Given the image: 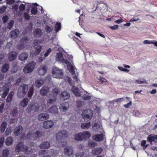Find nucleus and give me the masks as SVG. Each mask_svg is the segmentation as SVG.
Listing matches in <instances>:
<instances>
[{
	"label": "nucleus",
	"mask_w": 157,
	"mask_h": 157,
	"mask_svg": "<svg viewBox=\"0 0 157 157\" xmlns=\"http://www.w3.org/2000/svg\"><path fill=\"white\" fill-rule=\"evenodd\" d=\"M156 140H157V135H155L154 136L149 135L147 138V141L151 142L154 141Z\"/></svg>",
	"instance_id": "obj_34"
},
{
	"label": "nucleus",
	"mask_w": 157,
	"mask_h": 157,
	"mask_svg": "<svg viewBox=\"0 0 157 157\" xmlns=\"http://www.w3.org/2000/svg\"><path fill=\"white\" fill-rule=\"evenodd\" d=\"M56 61L60 63H64L67 66L70 64V62L67 60L63 59L62 54L61 52L57 53L56 56Z\"/></svg>",
	"instance_id": "obj_7"
},
{
	"label": "nucleus",
	"mask_w": 157,
	"mask_h": 157,
	"mask_svg": "<svg viewBox=\"0 0 157 157\" xmlns=\"http://www.w3.org/2000/svg\"><path fill=\"white\" fill-rule=\"evenodd\" d=\"M28 56V55L26 52H23L20 55L19 58L21 60H25L27 59Z\"/></svg>",
	"instance_id": "obj_22"
},
{
	"label": "nucleus",
	"mask_w": 157,
	"mask_h": 157,
	"mask_svg": "<svg viewBox=\"0 0 157 157\" xmlns=\"http://www.w3.org/2000/svg\"><path fill=\"white\" fill-rule=\"evenodd\" d=\"M52 74L54 78H62L63 76L62 70L56 67L53 68Z\"/></svg>",
	"instance_id": "obj_1"
},
{
	"label": "nucleus",
	"mask_w": 157,
	"mask_h": 157,
	"mask_svg": "<svg viewBox=\"0 0 157 157\" xmlns=\"http://www.w3.org/2000/svg\"><path fill=\"white\" fill-rule=\"evenodd\" d=\"M33 86L31 85L29 87V89L28 94V96L29 98H31L33 95Z\"/></svg>",
	"instance_id": "obj_31"
},
{
	"label": "nucleus",
	"mask_w": 157,
	"mask_h": 157,
	"mask_svg": "<svg viewBox=\"0 0 157 157\" xmlns=\"http://www.w3.org/2000/svg\"><path fill=\"white\" fill-rule=\"evenodd\" d=\"M13 138L11 137L10 136L6 138L5 143L7 146H9L13 144Z\"/></svg>",
	"instance_id": "obj_21"
},
{
	"label": "nucleus",
	"mask_w": 157,
	"mask_h": 157,
	"mask_svg": "<svg viewBox=\"0 0 157 157\" xmlns=\"http://www.w3.org/2000/svg\"><path fill=\"white\" fill-rule=\"evenodd\" d=\"M24 17L26 20H29L30 19V16L26 13H24Z\"/></svg>",
	"instance_id": "obj_64"
},
{
	"label": "nucleus",
	"mask_w": 157,
	"mask_h": 157,
	"mask_svg": "<svg viewBox=\"0 0 157 157\" xmlns=\"http://www.w3.org/2000/svg\"><path fill=\"white\" fill-rule=\"evenodd\" d=\"M49 111L52 113H56L57 112V108L56 106H53L49 109Z\"/></svg>",
	"instance_id": "obj_40"
},
{
	"label": "nucleus",
	"mask_w": 157,
	"mask_h": 157,
	"mask_svg": "<svg viewBox=\"0 0 157 157\" xmlns=\"http://www.w3.org/2000/svg\"><path fill=\"white\" fill-rule=\"evenodd\" d=\"M9 68V65L7 64H5L4 65L2 68V71L5 73L6 72Z\"/></svg>",
	"instance_id": "obj_43"
},
{
	"label": "nucleus",
	"mask_w": 157,
	"mask_h": 157,
	"mask_svg": "<svg viewBox=\"0 0 157 157\" xmlns=\"http://www.w3.org/2000/svg\"><path fill=\"white\" fill-rule=\"evenodd\" d=\"M83 139L86 140L89 138L91 136L90 132L88 131L84 132L82 133Z\"/></svg>",
	"instance_id": "obj_24"
},
{
	"label": "nucleus",
	"mask_w": 157,
	"mask_h": 157,
	"mask_svg": "<svg viewBox=\"0 0 157 157\" xmlns=\"http://www.w3.org/2000/svg\"><path fill=\"white\" fill-rule=\"evenodd\" d=\"M10 85V83L8 82L4 84L3 88H0V92L3 91V93L2 94V98H5L7 96Z\"/></svg>",
	"instance_id": "obj_6"
},
{
	"label": "nucleus",
	"mask_w": 157,
	"mask_h": 157,
	"mask_svg": "<svg viewBox=\"0 0 157 157\" xmlns=\"http://www.w3.org/2000/svg\"><path fill=\"white\" fill-rule=\"evenodd\" d=\"M83 104V103L80 101H77V106L78 108L81 107Z\"/></svg>",
	"instance_id": "obj_49"
},
{
	"label": "nucleus",
	"mask_w": 157,
	"mask_h": 157,
	"mask_svg": "<svg viewBox=\"0 0 157 157\" xmlns=\"http://www.w3.org/2000/svg\"><path fill=\"white\" fill-rule=\"evenodd\" d=\"M7 4H11L14 2V0H6Z\"/></svg>",
	"instance_id": "obj_63"
},
{
	"label": "nucleus",
	"mask_w": 157,
	"mask_h": 157,
	"mask_svg": "<svg viewBox=\"0 0 157 157\" xmlns=\"http://www.w3.org/2000/svg\"><path fill=\"white\" fill-rule=\"evenodd\" d=\"M118 69L121 71H124L125 72H128L129 71V70L127 69L123 68V67L118 66Z\"/></svg>",
	"instance_id": "obj_50"
},
{
	"label": "nucleus",
	"mask_w": 157,
	"mask_h": 157,
	"mask_svg": "<svg viewBox=\"0 0 157 157\" xmlns=\"http://www.w3.org/2000/svg\"><path fill=\"white\" fill-rule=\"evenodd\" d=\"M17 57V53L16 52H12L9 54L8 58L10 60H14Z\"/></svg>",
	"instance_id": "obj_25"
},
{
	"label": "nucleus",
	"mask_w": 157,
	"mask_h": 157,
	"mask_svg": "<svg viewBox=\"0 0 157 157\" xmlns=\"http://www.w3.org/2000/svg\"><path fill=\"white\" fill-rule=\"evenodd\" d=\"M69 104L68 103L65 102L64 104H62L60 106V108L61 111H65L67 110L68 108Z\"/></svg>",
	"instance_id": "obj_23"
},
{
	"label": "nucleus",
	"mask_w": 157,
	"mask_h": 157,
	"mask_svg": "<svg viewBox=\"0 0 157 157\" xmlns=\"http://www.w3.org/2000/svg\"><path fill=\"white\" fill-rule=\"evenodd\" d=\"M41 30L40 29H36L34 33V36L36 37H39L41 35Z\"/></svg>",
	"instance_id": "obj_36"
},
{
	"label": "nucleus",
	"mask_w": 157,
	"mask_h": 157,
	"mask_svg": "<svg viewBox=\"0 0 157 157\" xmlns=\"http://www.w3.org/2000/svg\"><path fill=\"white\" fill-rule=\"evenodd\" d=\"M59 90L58 88H54L52 91L53 94L55 95H57L59 92Z\"/></svg>",
	"instance_id": "obj_51"
},
{
	"label": "nucleus",
	"mask_w": 157,
	"mask_h": 157,
	"mask_svg": "<svg viewBox=\"0 0 157 157\" xmlns=\"http://www.w3.org/2000/svg\"><path fill=\"white\" fill-rule=\"evenodd\" d=\"M6 126V122H4L2 123L1 126V130L2 132H3L5 130Z\"/></svg>",
	"instance_id": "obj_44"
},
{
	"label": "nucleus",
	"mask_w": 157,
	"mask_h": 157,
	"mask_svg": "<svg viewBox=\"0 0 157 157\" xmlns=\"http://www.w3.org/2000/svg\"><path fill=\"white\" fill-rule=\"evenodd\" d=\"M14 23V21H11L8 24V28L9 29H10L12 28L13 24Z\"/></svg>",
	"instance_id": "obj_52"
},
{
	"label": "nucleus",
	"mask_w": 157,
	"mask_h": 157,
	"mask_svg": "<svg viewBox=\"0 0 157 157\" xmlns=\"http://www.w3.org/2000/svg\"><path fill=\"white\" fill-rule=\"evenodd\" d=\"M92 113L90 110L84 111L82 113L83 118L85 121H88L92 117Z\"/></svg>",
	"instance_id": "obj_8"
},
{
	"label": "nucleus",
	"mask_w": 157,
	"mask_h": 157,
	"mask_svg": "<svg viewBox=\"0 0 157 157\" xmlns=\"http://www.w3.org/2000/svg\"><path fill=\"white\" fill-rule=\"evenodd\" d=\"M29 100L27 98H24L20 102L21 105L23 107H26L29 102Z\"/></svg>",
	"instance_id": "obj_30"
},
{
	"label": "nucleus",
	"mask_w": 157,
	"mask_h": 157,
	"mask_svg": "<svg viewBox=\"0 0 157 157\" xmlns=\"http://www.w3.org/2000/svg\"><path fill=\"white\" fill-rule=\"evenodd\" d=\"M30 55L31 56L33 57L34 56L38 55V54H36V52L35 51L34 52L33 50H31L30 51Z\"/></svg>",
	"instance_id": "obj_62"
},
{
	"label": "nucleus",
	"mask_w": 157,
	"mask_h": 157,
	"mask_svg": "<svg viewBox=\"0 0 157 157\" xmlns=\"http://www.w3.org/2000/svg\"><path fill=\"white\" fill-rule=\"evenodd\" d=\"M152 40H145L143 41L144 44H151L152 43Z\"/></svg>",
	"instance_id": "obj_57"
},
{
	"label": "nucleus",
	"mask_w": 157,
	"mask_h": 157,
	"mask_svg": "<svg viewBox=\"0 0 157 157\" xmlns=\"http://www.w3.org/2000/svg\"><path fill=\"white\" fill-rule=\"evenodd\" d=\"M64 152L66 155L69 156L72 154V148L69 147H66L64 149Z\"/></svg>",
	"instance_id": "obj_20"
},
{
	"label": "nucleus",
	"mask_w": 157,
	"mask_h": 157,
	"mask_svg": "<svg viewBox=\"0 0 157 157\" xmlns=\"http://www.w3.org/2000/svg\"><path fill=\"white\" fill-rule=\"evenodd\" d=\"M135 83L136 84H141L144 83H146V82L144 81L137 80L136 81Z\"/></svg>",
	"instance_id": "obj_59"
},
{
	"label": "nucleus",
	"mask_w": 157,
	"mask_h": 157,
	"mask_svg": "<svg viewBox=\"0 0 157 157\" xmlns=\"http://www.w3.org/2000/svg\"><path fill=\"white\" fill-rule=\"evenodd\" d=\"M49 88L47 86H43L40 90V94L42 96H44L49 92Z\"/></svg>",
	"instance_id": "obj_17"
},
{
	"label": "nucleus",
	"mask_w": 157,
	"mask_h": 157,
	"mask_svg": "<svg viewBox=\"0 0 157 157\" xmlns=\"http://www.w3.org/2000/svg\"><path fill=\"white\" fill-rule=\"evenodd\" d=\"M70 97L69 93L66 91L63 92L60 95V98L62 100H67Z\"/></svg>",
	"instance_id": "obj_15"
},
{
	"label": "nucleus",
	"mask_w": 157,
	"mask_h": 157,
	"mask_svg": "<svg viewBox=\"0 0 157 157\" xmlns=\"http://www.w3.org/2000/svg\"><path fill=\"white\" fill-rule=\"evenodd\" d=\"M25 8V6L24 4L21 5L19 7V9L21 11H23Z\"/></svg>",
	"instance_id": "obj_61"
},
{
	"label": "nucleus",
	"mask_w": 157,
	"mask_h": 157,
	"mask_svg": "<svg viewBox=\"0 0 157 157\" xmlns=\"http://www.w3.org/2000/svg\"><path fill=\"white\" fill-rule=\"evenodd\" d=\"M67 66L70 72L72 74H74L75 72V67L74 65L70 63V64Z\"/></svg>",
	"instance_id": "obj_27"
},
{
	"label": "nucleus",
	"mask_w": 157,
	"mask_h": 157,
	"mask_svg": "<svg viewBox=\"0 0 157 157\" xmlns=\"http://www.w3.org/2000/svg\"><path fill=\"white\" fill-rule=\"evenodd\" d=\"M91 126V123L90 122L87 123H84L82 124L81 128L83 129H88Z\"/></svg>",
	"instance_id": "obj_26"
},
{
	"label": "nucleus",
	"mask_w": 157,
	"mask_h": 157,
	"mask_svg": "<svg viewBox=\"0 0 157 157\" xmlns=\"http://www.w3.org/2000/svg\"><path fill=\"white\" fill-rule=\"evenodd\" d=\"M129 103L127 104L124 105L123 106L125 108H128L132 105V101L131 99L129 100Z\"/></svg>",
	"instance_id": "obj_46"
},
{
	"label": "nucleus",
	"mask_w": 157,
	"mask_h": 157,
	"mask_svg": "<svg viewBox=\"0 0 157 157\" xmlns=\"http://www.w3.org/2000/svg\"><path fill=\"white\" fill-rule=\"evenodd\" d=\"M14 95V92H10L9 94L6 99L7 102H9L12 99V97L13 95Z\"/></svg>",
	"instance_id": "obj_39"
},
{
	"label": "nucleus",
	"mask_w": 157,
	"mask_h": 157,
	"mask_svg": "<svg viewBox=\"0 0 157 157\" xmlns=\"http://www.w3.org/2000/svg\"><path fill=\"white\" fill-rule=\"evenodd\" d=\"M36 63L34 62H30L24 68L23 71L25 73H29L32 72L34 69Z\"/></svg>",
	"instance_id": "obj_3"
},
{
	"label": "nucleus",
	"mask_w": 157,
	"mask_h": 157,
	"mask_svg": "<svg viewBox=\"0 0 157 157\" xmlns=\"http://www.w3.org/2000/svg\"><path fill=\"white\" fill-rule=\"evenodd\" d=\"M22 127L21 126H19L16 127L14 130V132L15 136H18L21 134L22 132Z\"/></svg>",
	"instance_id": "obj_18"
},
{
	"label": "nucleus",
	"mask_w": 157,
	"mask_h": 157,
	"mask_svg": "<svg viewBox=\"0 0 157 157\" xmlns=\"http://www.w3.org/2000/svg\"><path fill=\"white\" fill-rule=\"evenodd\" d=\"M9 150L7 149L4 150L2 152V157H7L9 154Z\"/></svg>",
	"instance_id": "obj_37"
},
{
	"label": "nucleus",
	"mask_w": 157,
	"mask_h": 157,
	"mask_svg": "<svg viewBox=\"0 0 157 157\" xmlns=\"http://www.w3.org/2000/svg\"><path fill=\"white\" fill-rule=\"evenodd\" d=\"M4 103H2L0 105V113H2L4 110Z\"/></svg>",
	"instance_id": "obj_56"
},
{
	"label": "nucleus",
	"mask_w": 157,
	"mask_h": 157,
	"mask_svg": "<svg viewBox=\"0 0 157 157\" xmlns=\"http://www.w3.org/2000/svg\"><path fill=\"white\" fill-rule=\"evenodd\" d=\"M52 51V49L51 48H49L48 49L46 52L45 53V54H44V56L45 57H46L47 56H48L50 53Z\"/></svg>",
	"instance_id": "obj_53"
},
{
	"label": "nucleus",
	"mask_w": 157,
	"mask_h": 157,
	"mask_svg": "<svg viewBox=\"0 0 157 157\" xmlns=\"http://www.w3.org/2000/svg\"><path fill=\"white\" fill-rule=\"evenodd\" d=\"M102 151V149L101 148H96L92 150V154L94 155H98L101 153Z\"/></svg>",
	"instance_id": "obj_29"
},
{
	"label": "nucleus",
	"mask_w": 157,
	"mask_h": 157,
	"mask_svg": "<svg viewBox=\"0 0 157 157\" xmlns=\"http://www.w3.org/2000/svg\"><path fill=\"white\" fill-rule=\"evenodd\" d=\"M42 41L40 40H36L34 41V44L35 45V47L37 46V45L39 44H41Z\"/></svg>",
	"instance_id": "obj_48"
},
{
	"label": "nucleus",
	"mask_w": 157,
	"mask_h": 157,
	"mask_svg": "<svg viewBox=\"0 0 157 157\" xmlns=\"http://www.w3.org/2000/svg\"><path fill=\"white\" fill-rule=\"evenodd\" d=\"M39 109H41L37 104L31 103L29 105L27 109V111L29 112L32 111H36Z\"/></svg>",
	"instance_id": "obj_9"
},
{
	"label": "nucleus",
	"mask_w": 157,
	"mask_h": 157,
	"mask_svg": "<svg viewBox=\"0 0 157 157\" xmlns=\"http://www.w3.org/2000/svg\"><path fill=\"white\" fill-rule=\"evenodd\" d=\"M44 81L42 79H37L35 83V86L37 87H40L43 84Z\"/></svg>",
	"instance_id": "obj_33"
},
{
	"label": "nucleus",
	"mask_w": 157,
	"mask_h": 157,
	"mask_svg": "<svg viewBox=\"0 0 157 157\" xmlns=\"http://www.w3.org/2000/svg\"><path fill=\"white\" fill-rule=\"evenodd\" d=\"M28 86L26 85H23L20 87L18 89L17 96L19 98L24 97L28 90Z\"/></svg>",
	"instance_id": "obj_2"
},
{
	"label": "nucleus",
	"mask_w": 157,
	"mask_h": 157,
	"mask_svg": "<svg viewBox=\"0 0 157 157\" xmlns=\"http://www.w3.org/2000/svg\"><path fill=\"white\" fill-rule=\"evenodd\" d=\"M47 70V68L45 65H41L39 68L38 71V74L40 75H43L46 73Z\"/></svg>",
	"instance_id": "obj_12"
},
{
	"label": "nucleus",
	"mask_w": 157,
	"mask_h": 157,
	"mask_svg": "<svg viewBox=\"0 0 157 157\" xmlns=\"http://www.w3.org/2000/svg\"><path fill=\"white\" fill-rule=\"evenodd\" d=\"M92 138L93 140L96 141L100 142L104 140V136L103 134H98L93 136Z\"/></svg>",
	"instance_id": "obj_14"
},
{
	"label": "nucleus",
	"mask_w": 157,
	"mask_h": 157,
	"mask_svg": "<svg viewBox=\"0 0 157 157\" xmlns=\"http://www.w3.org/2000/svg\"><path fill=\"white\" fill-rule=\"evenodd\" d=\"M15 149L16 151L17 152L20 151L27 152L30 151V149L27 147V146H24L22 143H18Z\"/></svg>",
	"instance_id": "obj_4"
},
{
	"label": "nucleus",
	"mask_w": 157,
	"mask_h": 157,
	"mask_svg": "<svg viewBox=\"0 0 157 157\" xmlns=\"http://www.w3.org/2000/svg\"><path fill=\"white\" fill-rule=\"evenodd\" d=\"M92 128L93 131L97 132L101 128V125L99 123L95 122L92 124Z\"/></svg>",
	"instance_id": "obj_19"
},
{
	"label": "nucleus",
	"mask_w": 157,
	"mask_h": 157,
	"mask_svg": "<svg viewBox=\"0 0 157 157\" xmlns=\"http://www.w3.org/2000/svg\"><path fill=\"white\" fill-rule=\"evenodd\" d=\"M86 94H85L83 95L82 98L85 100H89L90 99L91 96L88 94H87L86 92H85Z\"/></svg>",
	"instance_id": "obj_41"
},
{
	"label": "nucleus",
	"mask_w": 157,
	"mask_h": 157,
	"mask_svg": "<svg viewBox=\"0 0 157 157\" xmlns=\"http://www.w3.org/2000/svg\"><path fill=\"white\" fill-rule=\"evenodd\" d=\"M37 11V8L35 6H34L32 7L31 10V13L32 14H35L36 13Z\"/></svg>",
	"instance_id": "obj_47"
},
{
	"label": "nucleus",
	"mask_w": 157,
	"mask_h": 157,
	"mask_svg": "<svg viewBox=\"0 0 157 157\" xmlns=\"http://www.w3.org/2000/svg\"><path fill=\"white\" fill-rule=\"evenodd\" d=\"M11 132V129L10 128H8L6 129V136H8L10 135Z\"/></svg>",
	"instance_id": "obj_54"
},
{
	"label": "nucleus",
	"mask_w": 157,
	"mask_h": 157,
	"mask_svg": "<svg viewBox=\"0 0 157 157\" xmlns=\"http://www.w3.org/2000/svg\"><path fill=\"white\" fill-rule=\"evenodd\" d=\"M68 132L66 131L63 130L57 134L56 138L59 140L63 138L67 137L68 136Z\"/></svg>",
	"instance_id": "obj_11"
},
{
	"label": "nucleus",
	"mask_w": 157,
	"mask_h": 157,
	"mask_svg": "<svg viewBox=\"0 0 157 157\" xmlns=\"http://www.w3.org/2000/svg\"><path fill=\"white\" fill-rule=\"evenodd\" d=\"M41 134L38 131H36L35 133L32 131H30L27 135V138L28 139L33 140L37 137H40Z\"/></svg>",
	"instance_id": "obj_5"
},
{
	"label": "nucleus",
	"mask_w": 157,
	"mask_h": 157,
	"mask_svg": "<svg viewBox=\"0 0 157 157\" xmlns=\"http://www.w3.org/2000/svg\"><path fill=\"white\" fill-rule=\"evenodd\" d=\"M50 147V144L48 142L42 143L40 145V147L41 149H46Z\"/></svg>",
	"instance_id": "obj_32"
},
{
	"label": "nucleus",
	"mask_w": 157,
	"mask_h": 157,
	"mask_svg": "<svg viewBox=\"0 0 157 157\" xmlns=\"http://www.w3.org/2000/svg\"><path fill=\"white\" fill-rule=\"evenodd\" d=\"M140 20V19L138 17H133L129 21V22L138 21Z\"/></svg>",
	"instance_id": "obj_60"
},
{
	"label": "nucleus",
	"mask_w": 157,
	"mask_h": 157,
	"mask_svg": "<svg viewBox=\"0 0 157 157\" xmlns=\"http://www.w3.org/2000/svg\"><path fill=\"white\" fill-rule=\"evenodd\" d=\"M49 118L48 114L47 113H41L38 117V119L40 121H42L48 119Z\"/></svg>",
	"instance_id": "obj_13"
},
{
	"label": "nucleus",
	"mask_w": 157,
	"mask_h": 157,
	"mask_svg": "<svg viewBox=\"0 0 157 157\" xmlns=\"http://www.w3.org/2000/svg\"><path fill=\"white\" fill-rule=\"evenodd\" d=\"M42 47L41 46L38 45L35 47V51L36 52V54H38L40 52Z\"/></svg>",
	"instance_id": "obj_42"
},
{
	"label": "nucleus",
	"mask_w": 157,
	"mask_h": 157,
	"mask_svg": "<svg viewBox=\"0 0 157 157\" xmlns=\"http://www.w3.org/2000/svg\"><path fill=\"white\" fill-rule=\"evenodd\" d=\"M56 101V98H54L53 99H49L47 101L48 104H51L55 102Z\"/></svg>",
	"instance_id": "obj_55"
},
{
	"label": "nucleus",
	"mask_w": 157,
	"mask_h": 157,
	"mask_svg": "<svg viewBox=\"0 0 157 157\" xmlns=\"http://www.w3.org/2000/svg\"><path fill=\"white\" fill-rule=\"evenodd\" d=\"M72 91L76 96L79 97L81 95L80 91L78 88L73 86L71 89Z\"/></svg>",
	"instance_id": "obj_16"
},
{
	"label": "nucleus",
	"mask_w": 157,
	"mask_h": 157,
	"mask_svg": "<svg viewBox=\"0 0 157 157\" xmlns=\"http://www.w3.org/2000/svg\"><path fill=\"white\" fill-rule=\"evenodd\" d=\"M61 24L59 23H57L55 26L56 31L58 32L60 29Z\"/></svg>",
	"instance_id": "obj_45"
},
{
	"label": "nucleus",
	"mask_w": 157,
	"mask_h": 157,
	"mask_svg": "<svg viewBox=\"0 0 157 157\" xmlns=\"http://www.w3.org/2000/svg\"><path fill=\"white\" fill-rule=\"evenodd\" d=\"M18 8V6L16 5H13L12 7V9L13 10V12L15 14L19 15L20 13L17 11Z\"/></svg>",
	"instance_id": "obj_38"
},
{
	"label": "nucleus",
	"mask_w": 157,
	"mask_h": 157,
	"mask_svg": "<svg viewBox=\"0 0 157 157\" xmlns=\"http://www.w3.org/2000/svg\"><path fill=\"white\" fill-rule=\"evenodd\" d=\"M4 138L3 137H1L0 139V147H2L3 145Z\"/></svg>",
	"instance_id": "obj_58"
},
{
	"label": "nucleus",
	"mask_w": 157,
	"mask_h": 157,
	"mask_svg": "<svg viewBox=\"0 0 157 157\" xmlns=\"http://www.w3.org/2000/svg\"><path fill=\"white\" fill-rule=\"evenodd\" d=\"M54 125V123L51 120H47L43 122V127L45 129L52 128Z\"/></svg>",
	"instance_id": "obj_10"
},
{
	"label": "nucleus",
	"mask_w": 157,
	"mask_h": 157,
	"mask_svg": "<svg viewBox=\"0 0 157 157\" xmlns=\"http://www.w3.org/2000/svg\"><path fill=\"white\" fill-rule=\"evenodd\" d=\"M75 139L77 140H83L82 133L75 135Z\"/></svg>",
	"instance_id": "obj_35"
},
{
	"label": "nucleus",
	"mask_w": 157,
	"mask_h": 157,
	"mask_svg": "<svg viewBox=\"0 0 157 157\" xmlns=\"http://www.w3.org/2000/svg\"><path fill=\"white\" fill-rule=\"evenodd\" d=\"M19 33V30L17 29H16L14 31H12L10 33V36L12 38H16L18 36Z\"/></svg>",
	"instance_id": "obj_28"
}]
</instances>
